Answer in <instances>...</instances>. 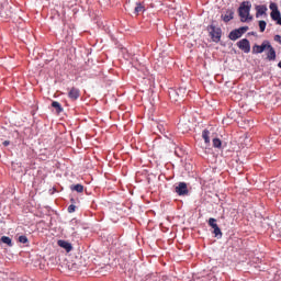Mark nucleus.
Instances as JSON below:
<instances>
[{
  "label": "nucleus",
  "instance_id": "obj_1",
  "mask_svg": "<svg viewBox=\"0 0 281 281\" xmlns=\"http://www.w3.org/2000/svg\"><path fill=\"white\" fill-rule=\"evenodd\" d=\"M251 11V3L249 1L243 2L238 9V13L240 16V20L243 22L245 21H251V14L249 12Z\"/></svg>",
  "mask_w": 281,
  "mask_h": 281
},
{
  "label": "nucleus",
  "instance_id": "obj_2",
  "mask_svg": "<svg viewBox=\"0 0 281 281\" xmlns=\"http://www.w3.org/2000/svg\"><path fill=\"white\" fill-rule=\"evenodd\" d=\"M187 93H188L187 88H179L178 90H175V89L169 90L170 98L176 101L186 98Z\"/></svg>",
  "mask_w": 281,
  "mask_h": 281
},
{
  "label": "nucleus",
  "instance_id": "obj_3",
  "mask_svg": "<svg viewBox=\"0 0 281 281\" xmlns=\"http://www.w3.org/2000/svg\"><path fill=\"white\" fill-rule=\"evenodd\" d=\"M270 16L273 21H277L278 25H281V13L280 10L278 9V4L274 2L270 3Z\"/></svg>",
  "mask_w": 281,
  "mask_h": 281
},
{
  "label": "nucleus",
  "instance_id": "obj_4",
  "mask_svg": "<svg viewBox=\"0 0 281 281\" xmlns=\"http://www.w3.org/2000/svg\"><path fill=\"white\" fill-rule=\"evenodd\" d=\"M209 32L215 43H218L221 41V29L216 26H210Z\"/></svg>",
  "mask_w": 281,
  "mask_h": 281
},
{
  "label": "nucleus",
  "instance_id": "obj_5",
  "mask_svg": "<svg viewBox=\"0 0 281 281\" xmlns=\"http://www.w3.org/2000/svg\"><path fill=\"white\" fill-rule=\"evenodd\" d=\"M239 49H243L245 54H249L251 52V46L249 45V40L244 38L237 43Z\"/></svg>",
  "mask_w": 281,
  "mask_h": 281
},
{
  "label": "nucleus",
  "instance_id": "obj_6",
  "mask_svg": "<svg viewBox=\"0 0 281 281\" xmlns=\"http://www.w3.org/2000/svg\"><path fill=\"white\" fill-rule=\"evenodd\" d=\"M269 42H263L261 45H255L252 47V54H262V52H267V47Z\"/></svg>",
  "mask_w": 281,
  "mask_h": 281
},
{
  "label": "nucleus",
  "instance_id": "obj_7",
  "mask_svg": "<svg viewBox=\"0 0 281 281\" xmlns=\"http://www.w3.org/2000/svg\"><path fill=\"white\" fill-rule=\"evenodd\" d=\"M265 52L267 53L268 60H276V49H273V46L269 42Z\"/></svg>",
  "mask_w": 281,
  "mask_h": 281
},
{
  "label": "nucleus",
  "instance_id": "obj_8",
  "mask_svg": "<svg viewBox=\"0 0 281 281\" xmlns=\"http://www.w3.org/2000/svg\"><path fill=\"white\" fill-rule=\"evenodd\" d=\"M176 192L177 194L183 195V194H188V184H186L184 182H180L178 187H176Z\"/></svg>",
  "mask_w": 281,
  "mask_h": 281
},
{
  "label": "nucleus",
  "instance_id": "obj_9",
  "mask_svg": "<svg viewBox=\"0 0 281 281\" xmlns=\"http://www.w3.org/2000/svg\"><path fill=\"white\" fill-rule=\"evenodd\" d=\"M58 245L63 249H66L67 252L71 251L74 249L71 244L69 241H66V240H58Z\"/></svg>",
  "mask_w": 281,
  "mask_h": 281
},
{
  "label": "nucleus",
  "instance_id": "obj_10",
  "mask_svg": "<svg viewBox=\"0 0 281 281\" xmlns=\"http://www.w3.org/2000/svg\"><path fill=\"white\" fill-rule=\"evenodd\" d=\"M68 95L71 100H78V98L80 97V91L76 88H71Z\"/></svg>",
  "mask_w": 281,
  "mask_h": 281
},
{
  "label": "nucleus",
  "instance_id": "obj_11",
  "mask_svg": "<svg viewBox=\"0 0 281 281\" xmlns=\"http://www.w3.org/2000/svg\"><path fill=\"white\" fill-rule=\"evenodd\" d=\"M240 36H243V32H240V30L233 31L229 34L231 41H237V38H240Z\"/></svg>",
  "mask_w": 281,
  "mask_h": 281
},
{
  "label": "nucleus",
  "instance_id": "obj_12",
  "mask_svg": "<svg viewBox=\"0 0 281 281\" xmlns=\"http://www.w3.org/2000/svg\"><path fill=\"white\" fill-rule=\"evenodd\" d=\"M232 19H234V11L233 10L226 11V14L223 15V21L227 23L228 21H232Z\"/></svg>",
  "mask_w": 281,
  "mask_h": 281
},
{
  "label": "nucleus",
  "instance_id": "obj_13",
  "mask_svg": "<svg viewBox=\"0 0 281 281\" xmlns=\"http://www.w3.org/2000/svg\"><path fill=\"white\" fill-rule=\"evenodd\" d=\"M256 10H257V18L262 16V14L267 13V7L265 5H257Z\"/></svg>",
  "mask_w": 281,
  "mask_h": 281
},
{
  "label": "nucleus",
  "instance_id": "obj_14",
  "mask_svg": "<svg viewBox=\"0 0 281 281\" xmlns=\"http://www.w3.org/2000/svg\"><path fill=\"white\" fill-rule=\"evenodd\" d=\"M68 269L70 271H80V269H82V266L80 263H70L68 265Z\"/></svg>",
  "mask_w": 281,
  "mask_h": 281
},
{
  "label": "nucleus",
  "instance_id": "obj_15",
  "mask_svg": "<svg viewBox=\"0 0 281 281\" xmlns=\"http://www.w3.org/2000/svg\"><path fill=\"white\" fill-rule=\"evenodd\" d=\"M52 106L56 109L57 113H63V106H60V103H58V101L53 102Z\"/></svg>",
  "mask_w": 281,
  "mask_h": 281
},
{
  "label": "nucleus",
  "instance_id": "obj_16",
  "mask_svg": "<svg viewBox=\"0 0 281 281\" xmlns=\"http://www.w3.org/2000/svg\"><path fill=\"white\" fill-rule=\"evenodd\" d=\"M202 137H203L205 144H210V131L205 130V131L202 133Z\"/></svg>",
  "mask_w": 281,
  "mask_h": 281
},
{
  "label": "nucleus",
  "instance_id": "obj_17",
  "mask_svg": "<svg viewBox=\"0 0 281 281\" xmlns=\"http://www.w3.org/2000/svg\"><path fill=\"white\" fill-rule=\"evenodd\" d=\"M1 241L4 243V245L12 247V239L10 237L3 236L1 237Z\"/></svg>",
  "mask_w": 281,
  "mask_h": 281
},
{
  "label": "nucleus",
  "instance_id": "obj_18",
  "mask_svg": "<svg viewBox=\"0 0 281 281\" xmlns=\"http://www.w3.org/2000/svg\"><path fill=\"white\" fill-rule=\"evenodd\" d=\"M209 225L214 229L215 227H218V225L216 224V218L211 217L209 220Z\"/></svg>",
  "mask_w": 281,
  "mask_h": 281
},
{
  "label": "nucleus",
  "instance_id": "obj_19",
  "mask_svg": "<svg viewBox=\"0 0 281 281\" xmlns=\"http://www.w3.org/2000/svg\"><path fill=\"white\" fill-rule=\"evenodd\" d=\"M138 12H144V5L142 3H138L134 10V14H137Z\"/></svg>",
  "mask_w": 281,
  "mask_h": 281
},
{
  "label": "nucleus",
  "instance_id": "obj_20",
  "mask_svg": "<svg viewBox=\"0 0 281 281\" xmlns=\"http://www.w3.org/2000/svg\"><path fill=\"white\" fill-rule=\"evenodd\" d=\"M213 146H214V148H221V146H222L221 139L214 138L213 139Z\"/></svg>",
  "mask_w": 281,
  "mask_h": 281
},
{
  "label": "nucleus",
  "instance_id": "obj_21",
  "mask_svg": "<svg viewBox=\"0 0 281 281\" xmlns=\"http://www.w3.org/2000/svg\"><path fill=\"white\" fill-rule=\"evenodd\" d=\"M72 190H75L76 192H83L85 187H82V184H76L75 187H72Z\"/></svg>",
  "mask_w": 281,
  "mask_h": 281
},
{
  "label": "nucleus",
  "instance_id": "obj_22",
  "mask_svg": "<svg viewBox=\"0 0 281 281\" xmlns=\"http://www.w3.org/2000/svg\"><path fill=\"white\" fill-rule=\"evenodd\" d=\"M213 229V234H215V236H223V233L221 232V228L218 226H215V228Z\"/></svg>",
  "mask_w": 281,
  "mask_h": 281
},
{
  "label": "nucleus",
  "instance_id": "obj_23",
  "mask_svg": "<svg viewBox=\"0 0 281 281\" xmlns=\"http://www.w3.org/2000/svg\"><path fill=\"white\" fill-rule=\"evenodd\" d=\"M259 27H260V32H263L265 31V29L267 27V22H265V21H259Z\"/></svg>",
  "mask_w": 281,
  "mask_h": 281
},
{
  "label": "nucleus",
  "instance_id": "obj_24",
  "mask_svg": "<svg viewBox=\"0 0 281 281\" xmlns=\"http://www.w3.org/2000/svg\"><path fill=\"white\" fill-rule=\"evenodd\" d=\"M186 126H190V121H182L180 122V127L186 128Z\"/></svg>",
  "mask_w": 281,
  "mask_h": 281
},
{
  "label": "nucleus",
  "instance_id": "obj_25",
  "mask_svg": "<svg viewBox=\"0 0 281 281\" xmlns=\"http://www.w3.org/2000/svg\"><path fill=\"white\" fill-rule=\"evenodd\" d=\"M19 243H22L23 245H25V243H27V237H25V236H20L19 237Z\"/></svg>",
  "mask_w": 281,
  "mask_h": 281
},
{
  "label": "nucleus",
  "instance_id": "obj_26",
  "mask_svg": "<svg viewBox=\"0 0 281 281\" xmlns=\"http://www.w3.org/2000/svg\"><path fill=\"white\" fill-rule=\"evenodd\" d=\"M68 212L71 214L74 212H76V205L71 204L69 207H68Z\"/></svg>",
  "mask_w": 281,
  "mask_h": 281
},
{
  "label": "nucleus",
  "instance_id": "obj_27",
  "mask_svg": "<svg viewBox=\"0 0 281 281\" xmlns=\"http://www.w3.org/2000/svg\"><path fill=\"white\" fill-rule=\"evenodd\" d=\"M274 41H276L277 43H280V45H281V36H280V35H276V36H274Z\"/></svg>",
  "mask_w": 281,
  "mask_h": 281
},
{
  "label": "nucleus",
  "instance_id": "obj_28",
  "mask_svg": "<svg viewBox=\"0 0 281 281\" xmlns=\"http://www.w3.org/2000/svg\"><path fill=\"white\" fill-rule=\"evenodd\" d=\"M239 30H240L241 34H245V32L247 31V27H241Z\"/></svg>",
  "mask_w": 281,
  "mask_h": 281
},
{
  "label": "nucleus",
  "instance_id": "obj_29",
  "mask_svg": "<svg viewBox=\"0 0 281 281\" xmlns=\"http://www.w3.org/2000/svg\"><path fill=\"white\" fill-rule=\"evenodd\" d=\"M3 146H10V140H5V142L3 143Z\"/></svg>",
  "mask_w": 281,
  "mask_h": 281
}]
</instances>
